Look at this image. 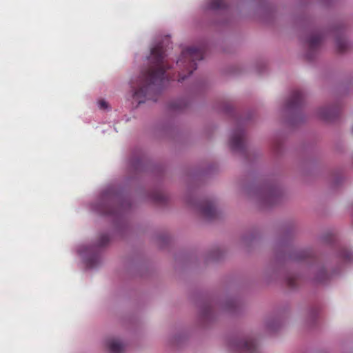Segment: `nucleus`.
I'll list each match as a JSON object with an SVG mask.
<instances>
[{"label": "nucleus", "mask_w": 353, "mask_h": 353, "mask_svg": "<svg viewBox=\"0 0 353 353\" xmlns=\"http://www.w3.org/2000/svg\"><path fill=\"white\" fill-rule=\"evenodd\" d=\"M163 57L161 47L157 46L152 49L151 58L154 59L155 65L147 76L139 77L132 83L131 97L133 102L138 104L144 102L148 85L162 77L165 72Z\"/></svg>", "instance_id": "obj_1"}, {"label": "nucleus", "mask_w": 353, "mask_h": 353, "mask_svg": "<svg viewBox=\"0 0 353 353\" xmlns=\"http://www.w3.org/2000/svg\"><path fill=\"white\" fill-rule=\"evenodd\" d=\"M202 58V54L200 50L194 48H190L184 50L181 58L177 61L179 64L188 63L190 65L187 67L189 74H191L193 70L196 69L194 61Z\"/></svg>", "instance_id": "obj_2"}, {"label": "nucleus", "mask_w": 353, "mask_h": 353, "mask_svg": "<svg viewBox=\"0 0 353 353\" xmlns=\"http://www.w3.org/2000/svg\"><path fill=\"white\" fill-rule=\"evenodd\" d=\"M104 348L110 353H121L125 348L124 343L118 338L111 337L103 342Z\"/></svg>", "instance_id": "obj_3"}, {"label": "nucleus", "mask_w": 353, "mask_h": 353, "mask_svg": "<svg viewBox=\"0 0 353 353\" xmlns=\"http://www.w3.org/2000/svg\"><path fill=\"white\" fill-rule=\"evenodd\" d=\"M236 348L241 352L252 353L256 348V345L251 339H242L237 343Z\"/></svg>", "instance_id": "obj_4"}, {"label": "nucleus", "mask_w": 353, "mask_h": 353, "mask_svg": "<svg viewBox=\"0 0 353 353\" xmlns=\"http://www.w3.org/2000/svg\"><path fill=\"white\" fill-rule=\"evenodd\" d=\"M241 134L240 133H234L230 137V145L233 148H236L239 147L241 142Z\"/></svg>", "instance_id": "obj_5"}, {"label": "nucleus", "mask_w": 353, "mask_h": 353, "mask_svg": "<svg viewBox=\"0 0 353 353\" xmlns=\"http://www.w3.org/2000/svg\"><path fill=\"white\" fill-rule=\"evenodd\" d=\"M203 214L207 217H210L212 215L214 212V208L212 206H207L201 209Z\"/></svg>", "instance_id": "obj_6"}, {"label": "nucleus", "mask_w": 353, "mask_h": 353, "mask_svg": "<svg viewBox=\"0 0 353 353\" xmlns=\"http://www.w3.org/2000/svg\"><path fill=\"white\" fill-rule=\"evenodd\" d=\"M98 106L101 110H105L108 109L109 105L107 101L105 100H100L98 102Z\"/></svg>", "instance_id": "obj_7"}, {"label": "nucleus", "mask_w": 353, "mask_h": 353, "mask_svg": "<svg viewBox=\"0 0 353 353\" xmlns=\"http://www.w3.org/2000/svg\"><path fill=\"white\" fill-rule=\"evenodd\" d=\"M220 0H215V1L211 5L210 8L215 9L221 7Z\"/></svg>", "instance_id": "obj_8"}, {"label": "nucleus", "mask_w": 353, "mask_h": 353, "mask_svg": "<svg viewBox=\"0 0 353 353\" xmlns=\"http://www.w3.org/2000/svg\"><path fill=\"white\" fill-rule=\"evenodd\" d=\"M320 116L324 119H327L328 117L327 115L325 113H324V111H321L320 112Z\"/></svg>", "instance_id": "obj_9"}, {"label": "nucleus", "mask_w": 353, "mask_h": 353, "mask_svg": "<svg viewBox=\"0 0 353 353\" xmlns=\"http://www.w3.org/2000/svg\"><path fill=\"white\" fill-rule=\"evenodd\" d=\"M83 248V249L85 248L86 250L88 249L87 248H85L84 246H82V248H79V250H78V252L80 253V254H83V250H82Z\"/></svg>", "instance_id": "obj_10"}, {"label": "nucleus", "mask_w": 353, "mask_h": 353, "mask_svg": "<svg viewBox=\"0 0 353 353\" xmlns=\"http://www.w3.org/2000/svg\"><path fill=\"white\" fill-rule=\"evenodd\" d=\"M185 76H181L180 79H179V81H183L185 79Z\"/></svg>", "instance_id": "obj_11"}, {"label": "nucleus", "mask_w": 353, "mask_h": 353, "mask_svg": "<svg viewBox=\"0 0 353 353\" xmlns=\"http://www.w3.org/2000/svg\"><path fill=\"white\" fill-rule=\"evenodd\" d=\"M338 45H339V48H342V47H341V46H340V44H339V43Z\"/></svg>", "instance_id": "obj_12"}]
</instances>
